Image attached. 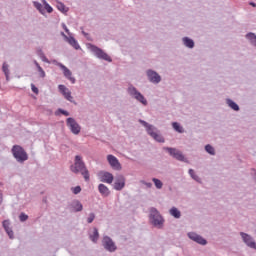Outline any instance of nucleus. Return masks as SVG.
<instances>
[{
    "mask_svg": "<svg viewBox=\"0 0 256 256\" xmlns=\"http://www.w3.org/2000/svg\"><path fill=\"white\" fill-rule=\"evenodd\" d=\"M149 223L156 229H163L165 225V218H163V215H161V212L155 207L149 208Z\"/></svg>",
    "mask_w": 256,
    "mask_h": 256,
    "instance_id": "1",
    "label": "nucleus"
},
{
    "mask_svg": "<svg viewBox=\"0 0 256 256\" xmlns=\"http://www.w3.org/2000/svg\"><path fill=\"white\" fill-rule=\"evenodd\" d=\"M70 170L75 174L81 173L85 181H89V170H87V166H85L83 157L76 155L74 158V164L70 166Z\"/></svg>",
    "mask_w": 256,
    "mask_h": 256,
    "instance_id": "2",
    "label": "nucleus"
},
{
    "mask_svg": "<svg viewBox=\"0 0 256 256\" xmlns=\"http://www.w3.org/2000/svg\"><path fill=\"white\" fill-rule=\"evenodd\" d=\"M138 122L140 125H143V127H145L147 134L151 136L154 141H157V143H165V138L163 137V135H161V131H159L157 127H155L153 124H149L142 119H139Z\"/></svg>",
    "mask_w": 256,
    "mask_h": 256,
    "instance_id": "3",
    "label": "nucleus"
},
{
    "mask_svg": "<svg viewBox=\"0 0 256 256\" xmlns=\"http://www.w3.org/2000/svg\"><path fill=\"white\" fill-rule=\"evenodd\" d=\"M127 93L132 97V99H135L136 101H138V103H141L142 105H144V107H147V98H145V96L141 92H139V90H137L136 87L133 86V84H129L127 88Z\"/></svg>",
    "mask_w": 256,
    "mask_h": 256,
    "instance_id": "4",
    "label": "nucleus"
},
{
    "mask_svg": "<svg viewBox=\"0 0 256 256\" xmlns=\"http://www.w3.org/2000/svg\"><path fill=\"white\" fill-rule=\"evenodd\" d=\"M11 151L14 159H16L18 163H23L24 161H27V159H29V156L27 155L25 149H23V147L19 145H14Z\"/></svg>",
    "mask_w": 256,
    "mask_h": 256,
    "instance_id": "5",
    "label": "nucleus"
},
{
    "mask_svg": "<svg viewBox=\"0 0 256 256\" xmlns=\"http://www.w3.org/2000/svg\"><path fill=\"white\" fill-rule=\"evenodd\" d=\"M88 49H90L91 53L95 55L98 59H102L103 61H108V63H111L113 59L110 58L109 54L105 53L103 49L97 47L93 44H88Z\"/></svg>",
    "mask_w": 256,
    "mask_h": 256,
    "instance_id": "6",
    "label": "nucleus"
},
{
    "mask_svg": "<svg viewBox=\"0 0 256 256\" xmlns=\"http://www.w3.org/2000/svg\"><path fill=\"white\" fill-rule=\"evenodd\" d=\"M163 151H166L170 157H173L177 161L185 162V155H183L181 150L173 147H163Z\"/></svg>",
    "mask_w": 256,
    "mask_h": 256,
    "instance_id": "7",
    "label": "nucleus"
},
{
    "mask_svg": "<svg viewBox=\"0 0 256 256\" xmlns=\"http://www.w3.org/2000/svg\"><path fill=\"white\" fill-rule=\"evenodd\" d=\"M102 247L105 249V251H108L109 253H115V251H117V245L109 236H103Z\"/></svg>",
    "mask_w": 256,
    "mask_h": 256,
    "instance_id": "8",
    "label": "nucleus"
},
{
    "mask_svg": "<svg viewBox=\"0 0 256 256\" xmlns=\"http://www.w3.org/2000/svg\"><path fill=\"white\" fill-rule=\"evenodd\" d=\"M53 63H55L57 65V67H60L61 70H63V75L66 79H68V81H70V83H72L74 85V83H76V79L75 77H73V72H71V70H69V68H67V66L63 65L60 62H57V60H54Z\"/></svg>",
    "mask_w": 256,
    "mask_h": 256,
    "instance_id": "9",
    "label": "nucleus"
},
{
    "mask_svg": "<svg viewBox=\"0 0 256 256\" xmlns=\"http://www.w3.org/2000/svg\"><path fill=\"white\" fill-rule=\"evenodd\" d=\"M66 125L67 127H69L73 135H79L81 133V126L79 125V123H77V120H75V118H67Z\"/></svg>",
    "mask_w": 256,
    "mask_h": 256,
    "instance_id": "10",
    "label": "nucleus"
},
{
    "mask_svg": "<svg viewBox=\"0 0 256 256\" xmlns=\"http://www.w3.org/2000/svg\"><path fill=\"white\" fill-rule=\"evenodd\" d=\"M146 77L150 83H153V85H159V83L162 81L161 75H159L157 71L153 69L146 70Z\"/></svg>",
    "mask_w": 256,
    "mask_h": 256,
    "instance_id": "11",
    "label": "nucleus"
},
{
    "mask_svg": "<svg viewBox=\"0 0 256 256\" xmlns=\"http://www.w3.org/2000/svg\"><path fill=\"white\" fill-rule=\"evenodd\" d=\"M70 213H81L83 211V204L78 199H74L68 203Z\"/></svg>",
    "mask_w": 256,
    "mask_h": 256,
    "instance_id": "12",
    "label": "nucleus"
},
{
    "mask_svg": "<svg viewBox=\"0 0 256 256\" xmlns=\"http://www.w3.org/2000/svg\"><path fill=\"white\" fill-rule=\"evenodd\" d=\"M240 237H242V241L245 243V245H247V247H250V249H255L256 251V242L253 239V236L245 232H240Z\"/></svg>",
    "mask_w": 256,
    "mask_h": 256,
    "instance_id": "13",
    "label": "nucleus"
},
{
    "mask_svg": "<svg viewBox=\"0 0 256 256\" xmlns=\"http://www.w3.org/2000/svg\"><path fill=\"white\" fill-rule=\"evenodd\" d=\"M58 89L67 101H69L70 103H75V100H73V97L71 96V91L69 90V88H67L63 84H60L58 85Z\"/></svg>",
    "mask_w": 256,
    "mask_h": 256,
    "instance_id": "14",
    "label": "nucleus"
},
{
    "mask_svg": "<svg viewBox=\"0 0 256 256\" xmlns=\"http://www.w3.org/2000/svg\"><path fill=\"white\" fill-rule=\"evenodd\" d=\"M187 236L191 239V241L198 243V245H207V239L195 232H189Z\"/></svg>",
    "mask_w": 256,
    "mask_h": 256,
    "instance_id": "15",
    "label": "nucleus"
},
{
    "mask_svg": "<svg viewBox=\"0 0 256 256\" xmlns=\"http://www.w3.org/2000/svg\"><path fill=\"white\" fill-rule=\"evenodd\" d=\"M125 176L123 175H118L115 178V182H114V189L116 191H123V189H125Z\"/></svg>",
    "mask_w": 256,
    "mask_h": 256,
    "instance_id": "16",
    "label": "nucleus"
},
{
    "mask_svg": "<svg viewBox=\"0 0 256 256\" xmlns=\"http://www.w3.org/2000/svg\"><path fill=\"white\" fill-rule=\"evenodd\" d=\"M107 161L112 169H114L115 171H121V163L119 162L117 157L110 154L107 156Z\"/></svg>",
    "mask_w": 256,
    "mask_h": 256,
    "instance_id": "17",
    "label": "nucleus"
},
{
    "mask_svg": "<svg viewBox=\"0 0 256 256\" xmlns=\"http://www.w3.org/2000/svg\"><path fill=\"white\" fill-rule=\"evenodd\" d=\"M100 175V181L102 183H108L109 185H111V183H113V179H115L113 174L110 172H101Z\"/></svg>",
    "mask_w": 256,
    "mask_h": 256,
    "instance_id": "18",
    "label": "nucleus"
},
{
    "mask_svg": "<svg viewBox=\"0 0 256 256\" xmlns=\"http://www.w3.org/2000/svg\"><path fill=\"white\" fill-rule=\"evenodd\" d=\"M182 45L186 47V49H195V40L190 38L189 36H184L181 39Z\"/></svg>",
    "mask_w": 256,
    "mask_h": 256,
    "instance_id": "19",
    "label": "nucleus"
},
{
    "mask_svg": "<svg viewBox=\"0 0 256 256\" xmlns=\"http://www.w3.org/2000/svg\"><path fill=\"white\" fill-rule=\"evenodd\" d=\"M225 102H226V105H228V107L230 109H232V111H236V112L241 111V108L239 107V104H237L231 98H226Z\"/></svg>",
    "mask_w": 256,
    "mask_h": 256,
    "instance_id": "20",
    "label": "nucleus"
},
{
    "mask_svg": "<svg viewBox=\"0 0 256 256\" xmlns=\"http://www.w3.org/2000/svg\"><path fill=\"white\" fill-rule=\"evenodd\" d=\"M98 191L102 195V197H109L111 195V191L105 184L98 185Z\"/></svg>",
    "mask_w": 256,
    "mask_h": 256,
    "instance_id": "21",
    "label": "nucleus"
},
{
    "mask_svg": "<svg viewBox=\"0 0 256 256\" xmlns=\"http://www.w3.org/2000/svg\"><path fill=\"white\" fill-rule=\"evenodd\" d=\"M245 39L248 40V43L252 45V47L256 48V34L253 32H248L245 35Z\"/></svg>",
    "mask_w": 256,
    "mask_h": 256,
    "instance_id": "22",
    "label": "nucleus"
},
{
    "mask_svg": "<svg viewBox=\"0 0 256 256\" xmlns=\"http://www.w3.org/2000/svg\"><path fill=\"white\" fill-rule=\"evenodd\" d=\"M66 41L67 43H69V45H71V47H74L76 50L81 49V46H79V43L77 42L75 37L70 36Z\"/></svg>",
    "mask_w": 256,
    "mask_h": 256,
    "instance_id": "23",
    "label": "nucleus"
},
{
    "mask_svg": "<svg viewBox=\"0 0 256 256\" xmlns=\"http://www.w3.org/2000/svg\"><path fill=\"white\" fill-rule=\"evenodd\" d=\"M169 213L172 217H174V219H181V211L177 209V207H172L169 210Z\"/></svg>",
    "mask_w": 256,
    "mask_h": 256,
    "instance_id": "24",
    "label": "nucleus"
},
{
    "mask_svg": "<svg viewBox=\"0 0 256 256\" xmlns=\"http://www.w3.org/2000/svg\"><path fill=\"white\" fill-rule=\"evenodd\" d=\"M89 238L92 243H97V241H99V230L97 228H94L93 234H90Z\"/></svg>",
    "mask_w": 256,
    "mask_h": 256,
    "instance_id": "25",
    "label": "nucleus"
},
{
    "mask_svg": "<svg viewBox=\"0 0 256 256\" xmlns=\"http://www.w3.org/2000/svg\"><path fill=\"white\" fill-rule=\"evenodd\" d=\"M2 71L6 77V81H9L10 70H9V64H7V62L3 63Z\"/></svg>",
    "mask_w": 256,
    "mask_h": 256,
    "instance_id": "26",
    "label": "nucleus"
},
{
    "mask_svg": "<svg viewBox=\"0 0 256 256\" xmlns=\"http://www.w3.org/2000/svg\"><path fill=\"white\" fill-rule=\"evenodd\" d=\"M33 5H34L35 9H37V11H39V13H41V15H45V9H43V4L42 3L34 1Z\"/></svg>",
    "mask_w": 256,
    "mask_h": 256,
    "instance_id": "27",
    "label": "nucleus"
},
{
    "mask_svg": "<svg viewBox=\"0 0 256 256\" xmlns=\"http://www.w3.org/2000/svg\"><path fill=\"white\" fill-rule=\"evenodd\" d=\"M172 127H173L174 131H176L177 133H184V131H185V130H183L182 125L179 124L178 122H173Z\"/></svg>",
    "mask_w": 256,
    "mask_h": 256,
    "instance_id": "28",
    "label": "nucleus"
},
{
    "mask_svg": "<svg viewBox=\"0 0 256 256\" xmlns=\"http://www.w3.org/2000/svg\"><path fill=\"white\" fill-rule=\"evenodd\" d=\"M188 173L194 181H197V183H201V178L199 176H197V174H195V170L189 169Z\"/></svg>",
    "mask_w": 256,
    "mask_h": 256,
    "instance_id": "29",
    "label": "nucleus"
},
{
    "mask_svg": "<svg viewBox=\"0 0 256 256\" xmlns=\"http://www.w3.org/2000/svg\"><path fill=\"white\" fill-rule=\"evenodd\" d=\"M204 149L209 155H215V148L211 144H207Z\"/></svg>",
    "mask_w": 256,
    "mask_h": 256,
    "instance_id": "30",
    "label": "nucleus"
},
{
    "mask_svg": "<svg viewBox=\"0 0 256 256\" xmlns=\"http://www.w3.org/2000/svg\"><path fill=\"white\" fill-rule=\"evenodd\" d=\"M156 189H163V182L159 180L158 178H153L152 179Z\"/></svg>",
    "mask_w": 256,
    "mask_h": 256,
    "instance_id": "31",
    "label": "nucleus"
},
{
    "mask_svg": "<svg viewBox=\"0 0 256 256\" xmlns=\"http://www.w3.org/2000/svg\"><path fill=\"white\" fill-rule=\"evenodd\" d=\"M57 9H58V11H61V13H67V11H68V9L65 6V4H63L61 2L57 3Z\"/></svg>",
    "mask_w": 256,
    "mask_h": 256,
    "instance_id": "32",
    "label": "nucleus"
},
{
    "mask_svg": "<svg viewBox=\"0 0 256 256\" xmlns=\"http://www.w3.org/2000/svg\"><path fill=\"white\" fill-rule=\"evenodd\" d=\"M42 3L44 5V9L47 11V13H51L53 11V7L47 3L46 0H42Z\"/></svg>",
    "mask_w": 256,
    "mask_h": 256,
    "instance_id": "33",
    "label": "nucleus"
},
{
    "mask_svg": "<svg viewBox=\"0 0 256 256\" xmlns=\"http://www.w3.org/2000/svg\"><path fill=\"white\" fill-rule=\"evenodd\" d=\"M2 227L4 228V231H7L8 229H11V221L4 220L2 222Z\"/></svg>",
    "mask_w": 256,
    "mask_h": 256,
    "instance_id": "34",
    "label": "nucleus"
},
{
    "mask_svg": "<svg viewBox=\"0 0 256 256\" xmlns=\"http://www.w3.org/2000/svg\"><path fill=\"white\" fill-rule=\"evenodd\" d=\"M2 227L4 228V231H7L8 229H11V221L4 220L2 222Z\"/></svg>",
    "mask_w": 256,
    "mask_h": 256,
    "instance_id": "35",
    "label": "nucleus"
},
{
    "mask_svg": "<svg viewBox=\"0 0 256 256\" xmlns=\"http://www.w3.org/2000/svg\"><path fill=\"white\" fill-rule=\"evenodd\" d=\"M59 113H60L61 115H64L65 117H69V115H70L67 110H64V109H61V108H59V109L56 111L55 115H59Z\"/></svg>",
    "mask_w": 256,
    "mask_h": 256,
    "instance_id": "36",
    "label": "nucleus"
},
{
    "mask_svg": "<svg viewBox=\"0 0 256 256\" xmlns=\"http://www.w3.org/2000/svg\"><path fill=\"white\" fill-rule=\"evenodd\" d=\"M38 55H39L40 59H41L42 61H44V63H49V59H47V57L45 56V54L43 53L42 50H40V51L38 52Z\"/></svg>",
    "mask_w": 256,
    "mask_h": 256,
    "instance_id": "37",
    "label": "nucleus"
},
{
    "mask_svg": "<svg viewBox=\"0 0 256 256\" xmlns=\"http://www.w3.org/2000/svg\"><path fill=\"white\" fill-rule=\"evenodd\" d=\"M27 219H29V216L25 213H20L19 215V220L21 221V223H25V221H27Z\"/></svg>",
    "mask_w": 256,
    "mask_h": 256,
    "instance_id": "38",
    "label": "nucleus"
},
{
    "mask_svg": "<svg viewBox=\"0 0 256 256\" xmlns=\"http://www.w3.org/2000/svg\"><path fill=\"white\" fill-rule=\"evenodd\" d=\"M71 191L74 195H79L81 193V186L72 187Z\"/></svg>",
    "mask_w": 256,
    "mask_h": 256,
    "instance_id": "39",
    "label": "nucleus"
},
{
    "mask_svg": "<svg viewBox=\"0 0 256 256\" xmlns=\"http://www.w3.org/2000/svg\"><path fill=\"white\" fill-rule=\"evenodd\" d=\"M140 183L142 185H145V187H147V189H151V187H153V183L151 182H146L145 180H141Z\"/></svg>",
    "mask_w": 256,
    "mask_h": 256,
    "instance_id": "40",
    "label": "nucleus"
},
{
    "mask_svg": "<svg viewBox=\"0 0 256 256\" xmlns=\"http://www.w3.org/2000/svg\"><path fill=\"white\" fill-rule=\"evenodd\" d=\"M95 221V213H90L87 218V223H93Z\"/></svg>",
    "mask_w": 256,
    "mask_h": 256,
    "instance_id": "41",
    "label": "nucleus"
},
{
    "mask_svg": "<svg viewBox=\"0 0 256 256\" xmlns=\"http://www.w3.org/2000/svg\"><path fill=\"white\" fill-rule=\"evenodd\" d=\"M5 232L9 236V239H14L15 238L14 233H13V229L8 228V230H5Z\"/></svg>",
    "mask_w": 256,
    "mask_h": 256,
    "instance_id": "42",
    "label": "nucleus"
},
{
    "mask_svg": "<svg viewBox=\"0 0 256 256\" xmlns=\"http://www.w3.org/2000/svg\"><path fill=\"white\" fill-rule=\"evenodd\" d=\"M31 90L33 93H35V95H39V88H37L35 84H31Z\"/></svg>",
    "mask_w": 256,
    "mask_h": 256,
    "instance_id": "43",
    "label": "nucleus"
},
{
    "mask_svg": "<svg viewBox=\"0 0 256 256\" xmlns=\"http://www.w3.org/2000/svg\"><path fill=\"white\" fill-rule=\"evenodd\" d=\"M38 73H39V75H40V77L42 78V79H45V70H43V68L41 67V68H39L38 69Z\"/></svg>",
    "mask_w": 256,
    "mask_h": 256,
    "instance_id": "44",
    "label": "nucleus"
},
{
    "mask_svg": "<svg viewBox=\"0 0 256 256\" xmlns=\"http://www.w3.org/2000/svg\"><path fill=\"white\" fill-rule=\"evenodd\" d=\"M252 171H253L252 177H253L254 183L256 184V170H255V168H252Z\"/></svg>",
    "mask_w": 256,
    "mask_h": 256,
    "instance_id": "45",
    "label": "nucleus"
},
{
    "mask_svg": "<svg viewBox=\"0 0 256 256\" xmlns=\"http://www.w3.org/2000/svg\"><path fill=\"white\" fill-rule=\"evenodd\" d=\"M62 27H63V29H64V31L66 32V33H68V35H69V28H67V25H65V23H62Z\"/></svg>",
    "mask_w": 256,
    "mask_h": 256,
    "instance_id": "46",
    "label": "nucleus"
},
{
    "mask_svg": "<svg viewBox=\"0 0 256 256\" xmlns=\"http://www.w3.org/2000/svg\"><path fill=\"white\" fill-rule=\"evenodd\" d=\"M60 34H61L62 37H64V39H65L66 41H67V39H69V37L66 36L65 32H61Z\"/></svg>",
    "mask_w": 256,
    "mask_h": 256,
    "instance_id": "47",
    "label": "nucleus"
},
{
    "mask_svg": "<svg viewBox=\"0 0 256 256\" xmlns=\"http://www.w3.org/2000/svg\"><path fill=\"white\" fill-rule=\"evenodd\" d=\"M34 65L36 66L37 70L41 68V65H39V63L36 60H34Z\"/></svg>",
    "mask_w": 256,
    "mask_h": 256,
    "instance_id": "48",
    "label": "nucleus"
},
{
    "mask_svg": "<svg viewBox=\"0 0 256 256\" xmlns=\"http://www.w3.org/2000/svg\"><path fill=\"white\" fill-rule=\"evenodd\" d=\"M1 203H3V192H1V190H0V205H1Z\"/></svg>",
    "mask_w": 256,
    "mask_h": 256,
    "instance_id": "49",
    "label": "nucleus"
},
{
    "mask_svg": "<svg viewBox=\"0 0 256 256\" xmlns=\"http://www.w3.org/2000/svg\"><path fill=\"white\" fill-rule=\"evenodd\" d=\"M82 35H84V37H89V33L82 31Z\"/></svg>",
    "mask_w": 256,
    "mask_h": 256,
    "instance_id": "50",
    "label": "nucleus"
},
{
    "mask_svg": "<svg viewBox=\"0 0 256 256\" xmlns=\"http://www.w3.org/2000/svg\"><path fill=\"white\" fill-rule=\"evenodd\" d=\"M249 5H251V7H256V3L255 2H250Z\"/></svg>",
    "mask_w": 256,
    "mask_h": 256,
    "instance_id": "51",
    "label": "nucleus"
},
{
    "mask_svg": "<svg viewBox=\"0 0 256 256\" xmlns=\"http://www.w3.org/2000/svg\"><path fill=\"white\" fill-rule=\"evenodd\" d=\"M43 202H44V203H47V199H43Z\"/></svg>",
    "mask_w": 256,
    "mask_h": 256,
    "instance_id": "52",
    "label": "nucleus"
}]
</instances>
